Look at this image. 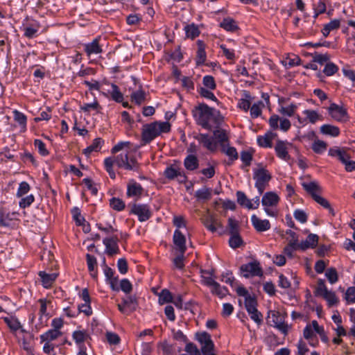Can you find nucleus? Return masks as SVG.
Instances as JSON below:
<instances>
[{"label": "nucleus", "mask_w": 355, "mask_h": 355, "mask_svg": "<svg viewBox=\"0 0 355 355\" xmlns=\"http://www.w3.org/2000/svg\"><path fill=\"white\" fill-rule=\"evenodd\" d=\"M193 114L197 123L207 130H211V123L218 125L223 121V117L219 112L207 105L199 104L193 111Z\"/></svg>", "instance_id": "1"}, {"label": "nucleus", "mask_w": 355, "mask_h": 355, "mask_svg": "<svg viewBox=\"0 0 355 355\" xmlns=\"http://www.w3.org/2000/svg\"><path fill=\"white\" fill-rule=\"evenodd\" d=\"M114 164L119 168H123L129 171H137L139 168L137 160L133 157L129 158L128 153H121L115 157H107L104 160V166L112 179H115L116 178L115 172L113 170V165Z\"/></svg>", "instance_id": "2"}, {"label": "nucleus", "mask_w": 355, "mask_h": 355, "mask_svg": "<svg viewBox=\"0 0 355 355\" xmlns=\"http://www.w3.org/2000/svg\"><path fill=\"white\" fill-rule=\"evenodd\" d=\"M171 130V124L168 121H155L143 125L141 131V145L149 144L162 133Z\"/></svg>", "instance_id": "3"}, {"label": "nucleus", "mask_w": 355, "mask_h": 355, "mask_svg": "<svg viewBox=\"0 0 355 355\" xmlns=\"http://www.w3.org/2000/svg\"><path fill=\"white\" fill-rule=\"evenodd\" d=\"M279 201V198L277 193L272 191L266 192L262 197L261 204L264 207V211L269 216H277V211L274 209Z\"/></svg>", "instance_id": "4"}, {"label": "nucleus", "mask_w": 355, "mask_h": 355, "mask_svg": "<svg viewBox=\"0 0 355 355\" xmlns=\"http://www.w3.org/2000/svg\"><path fill=\"white\" fill-rule=\"evenodd\" d=\"M253 178L255 180V187L259 194H262L271 180L270 173L263 168H259L254 171Z\"/></svg>", "instance_id": "5"}, {"label": "nucleus", "mask_w": 355, "mask_h": 355, "mask_svg": "<svg viewBox=\"0 0 355 355\" xmlns=\"http://www.w3.org/2000/svg\"><path fill=\"white\" fill-rule=\"evenodd\" d=\"M240 271L245 278L261 277L263 275V270L259 262L257 261L243 264L240 267Z\"/></svg>", "instance_id": "6"}, {"label": "nucleus", "mask_w": 355, "mask_h": 355, "mask_svg": "<svg viewBox=\"0 0 355 355\" xmlns=\"http://www.w3.org/2000/svg\"><path fill=\"white\" fill-rule=\"evenodd\" d=\"M269 125L272 130L280 129L283 132H287L291 126V121L277 114L272 115L268 120Z\"/></svg>", "instance_id": "7"}, {"label": "nucleus", "mask_w": 355, "mask_h": 355, "mask_svg": "<svg viewBox=\"0 0 355 355\" xmlns=\"http://www.w3.org/2000/svg\"><path fill=\"white\" fill-rule=\"evenodd\" d=\"M201 221L205 227L211 232H215L218 229L223 227L220 220L209 214L203 216L201 218Z\"/></svg>", "instance_id": "8"}, {"label": "nucleus", "mask_w": 355, "mask_h": 355, "mask_svg": "<svg viewBox=\"0 0 355 355\" xmlns=\"http://www.w3.org/2000/svg\"><path fill=\"white\" fill-rule=\"evenodd\" d=\"M329 113L331 116L337 121H345L347 119V111L343 107L336 103H331L329 107Z\"/></svg>", "instance_id": "9"}, {"label": "nucleus", "mask_w": 355, "mask_h": 355, "mask_svg": "<svg viewBox=\"0 0 355 355\" xmlns=\"http://www.w3.org/2000/svg\"><path fill=\"white\" fill-rule=\"evenodd\" d=\"M131 212L137 215L139 220L141 222L147 220L151 216L150 208L146 205H134L132 207Z\"/></svg>", "instance_id": "10"}, {"label": "nucleus", "mask_w": 355, "mask_h": 355, "mask_svg": "<svg viewBox=\"0 0 355 355\" xmlns=\"http://www.w3.org/2000/svg\"><path fill=\"white\" fill-rule=\"evenodd\" d=\"M118 241L119 239L116 236L105 238L103 239V243L105 245V252L108 255L112 256L119 252Z\"/></svg>", "instance_id": "11"}, {"label": "nucleus", "mask_w": 355, "mask_h": 355, "mask_svg": "<svg viewBox=\"0 0 355 355\" xmlns=\"http://www.w3.org/2000/svg\"><path fill=\"white\" fill-rule=\"evenodd\" d=\"M291 146V144L288 141L278 140L275 146V150L278 157L280 159L288 161L291 158L288 153V146Z\"/></svg>", "instance_id": "12"}, {"label": "nucleus", "mask_w": 355, "mask_h": 355, "mask_svg": "<svg viewBox=\"0 0 355 355\" xmlns=\"http://www.w3.org/2000/svg\"><path fill=\"white\" fill-rule=\"evenodd\" d=\"M173 243L176 245L180 253L184 254L187 250L186 238L179 230H175L174 232Z\"/></svg>", "instance_id": "13"}, {"label": "nucleus", "mask_w": 355, "mask_h": 355, "mask_svg": "<svg viewBox=\"0 0 355 355\" xmlns=\"http://www.w3.org/2000/svg\"><path fill=\"white\" fill-rule=\"evenodd\" d=\"M252 224L258 232L267 231L270 228V223L269 220L265 219L261 220L256 215H252L251 217Z\"/></svg>", "instance_id": "14"}, {"label": "nucleus", "mask_w": 355, "mask_h": 355, "mask_svg": "<svg viewBox=\"0 0 355 355\" xmlns=\"http://www.w3.org/2000/svg\"><path fill=\"white\" fill-rule=\"evenodd\" d=\"M196 139L203 145L204 147L211 151L216 149V144L214 139L207 134H199Z\"/></svg>", "instance_id": "15"}, {"label": "nucleus", "mask_w": 355, "mask_h": 355, "mask_svg": "<svg viewBox=\"0 0 355 355\" xmlns=\"http://www.w3.org/2000/svg\"><path fill=\"white\" fill-rule=\"evenodd\" d=\"M143 192L142 187L135 182L134 180H130L127 187V195L128 196L140 197Z\"/></svg>", "instance_id": "16"}, {"label": "nucleus", "mask_w": 355, "mask_h": 355, "mask_svg": "<svg viewBox=\"0 0 355 355\" xmlns=\"http://www.w3.org/2000/svg\"><path fill=\"white\" fill-rule=\"evenodd\" d=\"M329 155L336 157L343 163H345L347 159H349L350 156L348 155L345 149L338 147L331 148L329 150Z\"/></svg>", "instance_id": "17"}, {"label": "nucleus", "mask_w": 355, "mask_h": 355, "mask_svg": "<svg viewBox=\"0 0 355 355\" xmlns=\"http://www.w3.org/2000/svg\"><path fill=\"white\" fill-rule=\"evenodd\" d=\"M99 38H96L91 43L85 44V51L88 56L92 54H98L101 53L102 49L99 45Z\"/></svg>", "instance_id": "18"}, {"label": "nucleus", "mask_w": 355, "mask_h": 355, "mask_svg": "<svg viewBox=\"0 0 355 355\" xmlns=\"http://www.w3.org/2000/svg\"><path fill=\"white\" fill-rule=\"evenodd\" d=\"M39 276L41 277L42 285L45 288L50 287L58 277V274L55 272L48 274L44 271H40Z\"/></svg>", "instance_id": "19"}, {"label": "nucleus", "mask_w": 355, "mask_h": 355, "mask_svg": "<svg viewBox=\"0 0 355 355\" xmlns=\"http://www.w3.org/2000/svg\"><path fill=\"white\" fill-rule=\"evenodd\" d=\"M104 273L106 277L107 281L110 284V286L113 291H119V288L117 286L118 279L114 277V272L113 270L107 266H105L104 269Z\"/></svg>", "instance_id": "20"}, {"label": "nucleus", "mask_w": 355, "mask_h": 355, "mask_svg": "<svg viewBox=\"0 0 355 355\" xmlns=\"http://www.w3.org/2000/svg\"><path fill=\"white\" fill-rule=\"evenodd\" d=\"M318 242V236L314 234L308 235L306 241L300 243V248L304 250L309 248H315Z\"/></svg>", "instance_id": "21"}, {"label": "nucleus", "mask_w": 355, "mask_h": 355, "mask_svg": "<svg viewBox=\"0 0 355 355\" xmlns=\"http://www.w3.org/2000/svg\"><path fill=\"white\" fill-rule=\"evenodd\" d=\"M320 132L323 135L337 137L340 134V130L337 126L324 124L320 127Z\"/></svg>", "instance_id": "22"}, {"label": "nucleus", "mask_w": 355, "mask_h": 355, "mask_svg": "<svg viewBox=\"0 0 355 355\" xmlns=\"http://www.w3.org/2000/svg\"><path fill=\"white\" fill-rule=\"evenodd\" d=\"M198 44V51H197V58H196V63L197 64H202L205 62L206 60V52H205V46L203 42L201 40H198L197 42Z\"/></svg>", "instance_id": "23"}, {"label": "nucleus", "mask_w": 355, "mask_h": 355, "mask_svg": "<svg viewBox=\"0 0 355 355\" xmlns=\"http://www.w3.org/2000/svg\"><path fill=\"white\" fill-rule=\"evenodd\" d=\"M275 135L270 132H267L264 136H259L257 137V142L261 147H271L272 140L273 139Z\"/></svg>", "instance_id": "24"}, {"label": "nucleus", "mask_w": 355, "mask_h": 355, "mask_svg": "<svg viewBox=\"0 0 355 355\" xmlns=\"http://www.w3.org/2000/svg\"><path fill=\"white\" fill-rule=\"evenodd\" d=\"M62 335L60 331L58 329H50L46 333L40 336V339L42 342H51L55 340Z\"/></svg>", "instance_id": "25"}, {"label": "nucleus", "mask_w": 355, "mask_h": 355, "mask_svg": "<svg viewBox=\"0 0 355 355\" xmlns=\"http://www.w3.org/2000/svg\"><path fill=\"white\" fill-rule=\"evenodd\" d=\"M303 188L311 195L312 198H314L315 195H319L320 191V187L315 182H311L309 183L304 182L302 184Z\"/></svg>", "instance_id": "26"}, {"label": "nucleus", "mask_w": 355, "mask_h": 355, "mask_svg": "<svg viewBox=\"0 0 355 355\" xmlns=\"http://www.w3.org/2000/svg\"><path fill=\"white\" fill-rule=\"evenodd\" d=\"M221 148L222 151L230 158L228 164H232L234 160L238 159V153L234 147L229 146L227 144H226Z\"/></svg>", "instance_id": "27"}, {"label": "nucleus", "mask_w": 355, "mask_h": 355, "mask_svg": "<svg viewBox=\"0 0 355 355\" xmlns=\"http://www.w3.org/2000/svg\"><path fill=\"white\" fill-rule=\"evenodd\" d=\"M220 26L227 31L234 32L239 28L236 24V21L230 17L225 18L223 21L220 24Z\"/></svg>", "instance_id": "28"}, {"label": "nucleus", "mask_w": 355, "mask_h": 355, "mask_svg": "<svg viewBox=\"0 0 355 355\" xmlns=\"http://www.w3.org/2000/svg\"><path fill=\"white\" fill-rule=\"evenodd\" d=\"M185 168L189 171H193L198 167V159L193 155H188L184 162Z\"/></svg>", "instance_id": "29"}, {"label": "nucleus", "mask_w": 355, "mask_h": 355, "mask_svg": "<svg viewBox=\"0 0 355 355\" xmlns=\"http://www.w3.org/2000/svg\"><path fill=\"white\" fill-rule=\"evenodd\" d=\"M196 340L200 343L201 346L209 345L214 343L209 334L203 331L196 334Z\"/></svg>", "instance_id": "30"}, {"label": "nucleus", "mask_w": 355, "mask_h": 355, "mask_svg": "<svg viewBox=\"0 0 355 355\" xmlns=\"http://www.w3.org/2000/svg\"><path fill=\"white\" fill-rule=\"evenodd\" d=\"M103 140L101 138L95 139L92 144L84 150V153L89 156L92 152L98 151L102 146Z\"/></svg>", "instance_id": "31"}, {"label": "nucleus", "mask_w": 355, "mask_h": 355, "mask_svg": "<svg viewBox=\"0 0 355 355\" xmlns=\"http://www.w3.org/2000/svg\"><path fill=\"white\" fill-rule=\"evenodd\" d=\"M184 31H185L187 37H189L191 39L196 38V37H198L200 35V33L198 26H196L193 23L187 25L184 27Z\"/></svg>", "instance_id": "32"}, {"label": "nucleus", "mask_w": 355, "mask_h": 355, "mask_svg": "<svg viewBox=\"0 0 355 355\" xmlns=\"http://www.w3.org/2000/svg\"><path fill=\"white\" fill-rule=\"evenodd\" d=\"M236 197L237 202L240 205L243 206L248 209H252V201L247 198L246 195L243 192L240 191H237Z\"/></svg>", "instance_id": "33"}, {"label": "nucleus", "mask_w": 355, "mask_h": 355, "mask_svg": "<svg viewBox=\"0 0 355 355\" xmlns=\"http://www.w3.org/2000/svg\"><path fill=\"white\" fill-rule=\"evenodd\" d=\"M211 293L217 295L220 298H223L228 294V290L225 286H221L218 282L211 288Z\"/></svg>", "instance_id": "34"}, {"label": "nucleus", "mask_w": 355, "mask_h": 355, "mask_svg": "<svg viewBox=\"0 0 355 355\" xmlns=\"http://www.w3.org/2000/svg\"><path fill=\"white\" fill-rule=\"evenodd\" d=\"M131 99L133 102H135L137 105H141L146 100V94L142 89H139L136 92H134L130 95Z\"/></svg>", "instance_id": "35"}, {"label": "nucleus", "mask_w": 355, "mask_h": 355, "mask_svg": "<svg viewBox=\"0 0 355 355\" xmlns=\"http://www.w3.org/2000/svg\"><path fill=\"white\" fill-rule=\"evenodd\" d=\"M303 114L306 116V119L311 123H315L317 121L322 120V116L315 110H305L303 111Z\"/></svg>", "instance_id": "36"}, {"label": "nucleus", "mask_w": 355, "mask_h": 355, "mask_svg": "<svg viewBox=\"0 0 355 355\" xmlns=\"http://www.w3.org/2000/svg\"><path fill=\"white\" fill-rule=\"evenodd\" d=\"M327 148V144L322 140L315 139L312 144V150L317 154L323 153Z\"/></svg>", "instance_id": "37"}, {"label": "nucleus", "mask_w": 355, "mask_h": 355, "mask_svg": "<svg viewBox=\"0 0 355 355\" xmlns=\"http://www.w3.org/2000/svg\"><path fill=\"white\" fill-rule=\"evenodd\" d=\"M14 119L21 126L22 130H26L27 118L23 113L18 110L13 111Z\"/></svg>", "instance_id": "38"}, {"label": "nucleus", "mask_w": 355, "mask_h": 355, "mask_svg": "<svg viewBox=\"0 0 355 355\" xmlns=\"http://www.w3.org/2000/svg\"><path fill=\"white\" fill-rule=\"evenodd\" d=\"M244 98H241L239 101L238 106L239 108L244 110L245 112H248L251 105V96L250 94L246 92L244 94Z\"/></svg>", "instance_id": "39"}, {"label": "nucleus", "mask_w": 355, "mask_h": 355, "mask_svg": "<svg viewBox=\"0 0 355 355\" xmlns=\"http://www.w3.org/2000/svg\"><path fill=\"white\" fill-rule=\"evenodd\" d=\"M4 321L9 327L11 331H16L18 329L21 328L20 322L18 320L13 317H6L4 318Z\"/></svg>", "instance_id": "40"}, {"label": "nucleus", "mask_w": 355, "mask_h": 355, "mask_svg": "<svg viewBox=\"0 0 355 355\" xmlns=\"http://www.w3.org/2000/svg\"><path fill=\"white\" fill-rule=\"evenodd\" d=\"M313 200L324 208L327 209L331 215L334 216L335 214L334 209L331 208L330 203L327 199L320 195H315Z\"/></svg>", "instance_id": "41"}, {"label": "nucleus", "mask_w": 355, "mask_h": 355, "mask_svg": "<svg viewBox=\"0 0 355 355\" xmlns=\"http://www.w3.org/2000/svg\"><path fill=\"white\" fill-rule=\"evenodd\" d=\"M214 137L218 139L221 147L225 146L228 141V137L224 130H216L214 132Z\"/></svg>", "instance_id": "42"}, {"label": "nucleus", "mask_w": 355, "mask_h": 355, "mask_svg": "<svg viewBox=\"0 0 355 355\" xmlns=\"http://www.w3.org/2000/svg\"><path fill=\"white\" fill-rule=\"evenodd\" d=\"M122 302L131 311L136 310L137 306V300L135 295H130L125 298H123Z\"/></svg>", "instance_id": "43"}, {"label": "nucleus", "mask_w": 355, "mask_h": 355, "mask_svg": "<svg viewBox=\"0 0 355 355\" xmlns=\"http://www.w3.org/2000/svg\"><path fill=\"white\" fill-rule=\"evenodd\" d=\"M264 107L262 101L254 103L250 108V115L252 118H257L261 114V109Z\"/></svg>", "instance_id": "44"}, {"label": "nucleus", "mask_w": 355, "mask_h": 355, "mask_svg": "<svg viewBox=\"0 0 355 355\" xmlns=\"http://www.w3.org/2000/svg\"><path fill=\"white\" fill-rule=\"evenodd\" d=\"M297 108V105L291 103L286 107H281L279 110V112L287 116H292L294 115Z\"/></svg>", "instance_id": "45"}, {"label": "nucleus", "mask_w": 355, "mask_h": 355, "mask_svg": "<svg viewBox=\"0 0 355 355\" xmlns=\"http://www.w3.org/2000/svg\"><path fill=\"white\" fill-rule=\"evenodd\" d=\"M112 91L110 92V95L113 100L116 102L121 103L123 99V96L122 93L120 92L119 87L115 84H112Z\"/></svg>", "instance_id": "46"}, {"label": "nucleus", "mask_w": 355, "mask_h": 355, "mask_svg": "<svg viewBox=\"0 0 355 355\" xmlns=\"http://www.w3.org/2000/svg\"><path fill=\"white\" fill-rule=\"evenodd\" d=\"M257 302L254 297H248L245 299V307L248 313L257 310Z\"/></svg>", "instance_id": "47"}, {"label": "nucleus", "mask_w": 355, "mask_h": 355, "mask_svg": "<svg viewBox=\"0 0 355 355\" xmlns=\"http://www.w3.org/2000/svg\"><path fill=\"white\" fill-rule=\"evenodd\" d=\"M110 207L118 211H122L125 208L124 202L120 198H112L110 200Z\"/></svg>", "instance_id": "48"}, {"label": "nucleus", "mask_w": 355, "mask_h": 355, "mask_svg": "<svg viewBox=\"0 0 355 355\" xmlns=\"http://www.w3.org/2000/svg\"><path fill=\"white\" fill-rule=\"evenodd\" d=\"M73 339L76 344H82L88 337V334L85 331H75L72 334Z\"/></svg>", "instance_id": "49"}, {"label": "nucleus", "mask_w": 355, "mask_h": 355, "mask_svg": "<svg viewBox=\"0 0 355 355\" xmlns=\"http://www.w3.org/2000/svg\"><path fill=\"white\" fill-rule=\"evenodd\" d=\"M173 296L171 292L166 289H164L159 295V303L163 304L168 302H171Z\"/></svg>", "instance_id": "50"}, {"label": "nucleus", "mask_w": 355, "mask_h": 355, "mask_svg": "<svg viewBox=\"0 0 355 355\" xmlns=\"http://www.w3.org/2000/svg\"><path fill=\"white\" fill-rule=\"evenodd\" d=\"M195 196L199 200H209L211 196V189L204 187L198 190Z\"/></svg>", "instance_id": "51"}, {"label": "nucleus", "mask_w": 355, "mask_h": 355, "mask_svg": "<svg viewBox=\"0 0 355 355\" xmlns=\"http://www.w3.org/2000/svg\"><path fill=\"white\" fill-rule=\"evenodd\" d=\"M231 236L229 240V243L231 248H236L243 244V240L238 233L230 234Z\"/></svg>", "instance_id": "52"}, {"label": "nucleus", "mask_w": 355, "mask_h": 355, "mask_svg": "<svg viewBox=\"0 0 355 355\" xmlns=\"http://www.w3.org/2000/svg\"><path fill=\"white\" fill-rule=\"evenodd\" d=\"M101 108V106L99 105L97 101H94L93 103H84L82 105H80V109L85 112H89L92 110H95L97 112H99V109Z\"/></svg>", "instance_id": "53"}, {"label": "nucleus", "mask_w": 355, "mask_h": 355, "mask_svg": "<svg viewBox=\"0 0 355 355\" xmlns=\"http://www.w3.org/2000/svg\"><path fill=\"white\" fill-rule=\"evenodd\" d=\"M322 297L327 301L329 306L336 305L338 302V300L335 293L331 291H328L322 295Z\"/></svg>", "instance_id": "54"}, {"label": "nucleus", "mask_w": 355, "mask_h": 355, "mask_svg": "<svg viewBox=\"0 0 355 355\" xmlns=\"http://www.w3.org/2000/svg\"><path fill=\"white\" fill-rule=\"evenodd\" d=\"M325 276L331 284H334L338 281V274L335 268H331L327 269Z\"/></svg>", "instance_id": "55"}, {"label": "nucleus", "mask_w": 355, "mask_h": 355, "mask_svg": "<svg viewBox=\"0 0 355 355\" xmlns=\"http://www.w3.org/2000/svg\"><path fill=\"white\" fill-rule=\"evenodd\" d=\"M338 70V67L332 62L326 64L323 72L328 76L335 74Z\"/></svg>", "instance_id": "56"}, {"label": "nucleus", "mask_w": 355, "mask_h": 355, "mask_svg": "<svg viewBox=\"0 0 355 355\" xmlns=\"http://www.w3.org/2000/svg\"><path fill=\"white\" fill-rule=\"evenodd\" d=\"M268 317L272 320L274 324L284 320V317L277 311H270Z\"/></svg>", "instance_id": "57"}, {"label": "nucleus", "mask_w": 355, "mask_h": 355, "mask_svg": "<svg viewBox=\"0 0 355 355\" xmlns=\"http://www.w3.org/2000/svg\"><path fill=\"white\" fill-rule=\"evenodd\" d=\"M329 291L327 290L324 281L323 279H318V284L315 290V294L320 296H322Z\"/></svg>", "instance_id": "58"}, {"label": "nucleus", "mask_w": 355, "mask_h": 355, "mask_svg": "<svg viewBox=\"0 0 355 355\" xmlns=\"http://www.w3.org/2000/svg\"><path fill=\"white\" fill-rule=\"evenodd\" d=\"M35 146L38 149L39 153L42 156H46L49 154L48 150L46 148L45 144L40 139H35L34 141Z\"/></svg>", "instance_id": "59"}, {"label": "nucleus", "mask_w": 355, "mask_h": 355, "mask_svg": "<svg viewBox=\"0 0 355 355\" xmlns=\"http://www.w3.org/2000/svg\"><path fill=\"white\" fill-rule=\"evenodd\" d=\"M30 190V186L26 182H22L19 184L17 196L21 197L24 195L26 194Z\"/></svg>", "instance_id": "60"}, {"label": "nucleus", "mask_w": 355, "mask_h": 355, "mask_svg": "<svg viewBox=\"0 0 355 355\" xmlns=\"http://www.w3.org/2000/svg\"><path fill=\"white\" fill-rule=\"evenodd\" d=\"M179 169L173 166L167 167L164 171V175L168 179L173 180L176 178Z\"/></svg>", "instance_id": "61"}, {"label": "nucleus", "mask_w": 355, "mask_h": 355, "mask_svg": "<svg viewBox=\"0 0 355 355\" xmlns=\"http://www.w3.org/2000/svg\"><path fill=\"white\" fill-rule=\"evenodd\" d=\"M203 85L209 89H215L216 86L214 78L211 76H205L203 78Z\"/></svg>", "instance_id": "62"}, {"label": "nucleus", "mask_w": 355, "mask_h": 355, "mask_svg": "<svg viewBox=\"0 0 355 355\" xmlns=\"http://www.w3.org/2000/svg\"><path fill=\"white\" fill-rule=\"evenodd\" d=\"M345 299L349 303L355 302V287L352 286L347 288L345 293Z\"/></svg>", "instance_id": "63"}, {"label": "nucleus", "mask_w": 355, "mask_h": 355, "mask_svg": "<svg viewBox=\"0 0 355 355\" xmlns=\"http://www.w3.org/2000/svg\"><path fill=\"white\" fill-rule=\"evenodd\" d=\"M185 351L189 354V355H201L200 351L198 347L193 343H188L185 347Z\"/></svg>", "instance_id": "64"}]
</instances>
